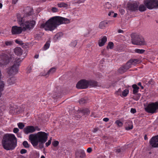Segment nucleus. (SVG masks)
Returning <instances> with one entry per match:
<instances>
[{
  "label": "nucleus",
  "instance_id": "nucleus-1",
  "mask_svg": "<svg viewBox=\"0 0 158 158\" xmlns=\"http://www.w3.org/2000/svg\"><path fill=\"white\" fill-rule=\"evenodd\" d=\"M69 19L60 17L55 16L48 20L45 23L41 24L40 27L44 28L46 31H52L58 26L63 23H69Z\"/></svg>",
  "mask_w": 158,
  "mask_h": 158
},
{
  "label": "nucleus",
  "instance_id": "nucleus-2",
  "mask_svg": "<svg viewBox=\"0 0 158 158\" xmlns=\"http://www.w3.org/2000/svg\"><path fill=\"white\" fill-rule=\"evenodd\" d=\"M48 135V133L40 131L36 134L30 135L29 139L34 147L37 146L39 144V147L42 149L44 147V144L47 140Z\"/></svg>",
  "mask_w": 158,
  "mask_h": 158
},
{
  "label": "nucleus",
  "instance_id": "nucleus-3",
  "mask_svg": "<svg viewBox=\"0 0 158 158\" xmlns=\"http://www.w3.org/2000/svg\"><path fill=\"white\" fill-rule=\"evenodd\" d=\"M17 143V138L13 134H6L3 137L2 141V146L6 150L14 149Z\"/></svg>",
  "mask_w": 158,
  "mask_h": 158
},
{
  "label": "nucleus",
  "instance_id": "nucleus-4",
  "mask_svg": "<svg viewBox=\"0 0 158 158\" xmlns=\"http://www.w3.org/2000/svg\"><path fill=\"white\" fill-rule=\"evenodd\" d=\"M131 43L133 44L139 46L146 44L143 37L139 34L133 33L131 35Z\"/></svg>",
  "mask_w": 158,
  "mask_h": 158
},
{
  "label": "nucleus",
  "instance_id": "nucleus-5",
  "mask_svg": "<svg viewBox=\"0 0 158 158\" xmlns=\"http://www.w3.org/2000/svg\"><path fill=\"white\" fill-rule=\"evenodd\" d=\"M21 61L20 58L16 59L14 65L6 69L7 73L9 76L14 75L18 72L19 68Z\"/></svg>",
  "mask_w": 158,
  "mask_h": 158
},
{
  "label": "nucleus",
  "instance_id": "nucleus-6",
  "mask_svg": "<svg viewBox=\"0 0 158 158\" xmlns=\"http://www.w3.org/2000/svg\"><path fill=\"white\" fill-rule=\"evenodd\" d=\"M145 110L147 112L151 114L157 112L158 110V102L148 104L145 108Z\"/></svg>",
  "mask_w": 158,
  "mask_h": 158
},
{
  "label": "nucleus",
  "instance_id": "nucleus-7",
  "mask_svg": "<svg viewBox=\"0 0 158 158\" xmlns=\"http://www.w3.org/2000/svg\"><path fill=\"white\" fill-rule=\"evenodd\" d=\"M144 3L149 9L158 8V0H145Z\"/></svg>",
  "mask_w": 158,
  "mask_h": 158
},
{
  "label": "nucleus",
  "instance_id": "nucleus-8",
  "mask_svg": "<svg viewBox=\"0 0 158 158\" xmlns=\"http://www.w3.org/2000/svg\"><path fill=\"white\" fill-rule=\"evenodd\" d=\"M0 67L3 68L10 61L9 56L6 54L2 53L0 55Z\"/></svg>",
  "mask_w": 158,
  "mask_h": 158
},
{
  "label": "nucleus",
  "instance_id": "nucleus-9",
  "mask_svg": "<svg viewBox=\"0 0 158 158\" xmlns=\"http://www.w3.org/2000/svg\"><path fill=\"white\" fill-rule=\"evenodd\" d=\"M35 23L36 22L34 20L27 21L23 25V31H24L26 30H30L32 29L34 27Z\"/></svg>",
  "mask_w": 158,
  "mask_h": 158
},
{
  "label": "nucleus",
  "instance_id": "nucleus-10",
  "mask_svg": "<svg viewBox=\"0 0 158 158\" xmlns=\"http://www.w3.org/2000/svg\"><path fill=\"white\" fill-rule=\"evenodd\" d=\"M89 85L88 81L85 80H81L78 82L76 85V87L78 89H86L88 87Z\"/></svg>",
  "mask_w": 158,
  "mask_h": 158
},
{
  "label": "nucleus",
  "instance_id": "nucleus-11",
  "mask_svg": "<svg viewBox=\"0 0 158 158\" xmlns=\"http://www.w3.org/2000/svg\"><path fill=\"white\" fill-rule=\"evenodd\" d=\"M139 3L136 2H129L127 4L128 9L132 11H135L138 10Z\"/></svg>",
  "mask_w": 158,
  "mask_h": 158
},
{
  "label": "nucleus",
  "instance_id": "nucleus-12",
  "mask_svg": "<svg viewBox=\"0 0 158 158\" xmlns=\"http://www.w3.org/2000/svg\"><path fill=\"white\" fill-rule=\"evenodd\" d=\"M149 143L152 147L158 148V135L152 137Z\"/></svg>",
  "mask_w": 158,
  "mask_h": 158
},
{
  "label": "nucleus",
  "instance_id": "nucleus-13",
  "mask_svg": "<svg viewBox=\"0 0 158 158\" xmlns=\"http://www.w3.org/2000/svg\"><path fill=\"white\" fill-rule=\"evenodd\" d=\"M24 17H27L31 16L33 14V9L30 6H27L25 7L24 10Z\"/></svg>",
  "mask_w": 158,
  "mask_h": 158
},
{
  "label": "nucleus",
  "instance_id": "nucleus-14",
  "mask_svg": "<svg viewBox=\"0 0 158 158\" xmlns=\"http://www.w3.org/2000/svg\"><path fill=\"white\" fill-rule=\"evenodd\" d=\"M23 30L21 27H17L16 26H13L12 27L11 33L12 35H16L20 34Z\"/></svg>",
  "mask_w": 158,
  "mask_h": 158
},
{
  "label": "nucleus",
  "instance_id": "nucleus-15",
  "mask_svg": "<svg viewBox=\"0 0 158 158\" xmlns=\"http://www.w3.org/2000/svg\"><path fill=\"white\" fill-rule=\"evenodd\" d=\"M35 131V129L33 126H29L25 127L23 131L25 134H27L30 133H32Z\"/></svg>",
  "mask_w": 158,
  "mask_h": 158
},
{
  "label": "nucleus",
  "instance_id": "nucleus-16",
  "mask_svg": "<svg viewBox=\"0 0 158 158\" xmlns=\"http://www.w3.org/2000/svg\"><path fill=\"white\" fill-rule=\"evenodd\" d=\"M75 155L76 158H84L85 156V152L82 149L77 150Z\"/></svg>",
  "mask_w": 158,
  "mask_h": 158
},
{
  "label": "nucleus",
  "instance_id": "nucleus-17",
  "mask_svg": "<svg viewBox=\"0 0 158 158\" xmlns=\"http://www.w3.org/2000/svg\"><path fill=\"white\" fill-rule=\"evenodd\" d=\"M56 68L54 67L51 68L47 73H41V75L46 77H48L50 75H51L56 71Z\"/></svg>",
  "mask_w": 158,
  "mask_h": 158
},
{
  "label": "nucleus",
  "instance_id": "nucleus-18",
  "mask_svg": "<svg viewBox=\"0 0 158 158\" xmlns=\"http://www.w3.org/2000/svg\"><path fill=\"white\" fill-rule=\"evenodd\" d=\"M17 18L18 19V21L19 24L21 26L23 27V25L24 24V21L25 19H24V16H21L20 14H18L17 15Z\"/></svg>",
  "mask_w": 158,
  "mask_h": 158
},
{
  "label": "nucleus",
  "instance_id": "nucleus-19",
  "mask_svg": "<svg viewBox=\"0 0 158 158\" xmlns=\"http://www.w3.org/2000/svg\"><path fill=\"white\" fill-rule=\"evenodd\" d=\"M56 90V92L54 93L53 94V98H54L59 97L63 91L62 89L59 87H57Z\"/></svg>",
  "mask_w": 158,
  "mask_h": 158
},
{
  "label": "nucleus",
  "instance_id": "nucleus-20",
  "mask_svg": "<svg viewBox=\"0 0 158 158\" xmlns=\"http://www.w3.org/2000/svg\"><path fill=\"white\" fill-rule=\"evenodd\" d=\"M77 112L79 114H82V115H88L90 113V111L88 109L85 108L82 110H78Z\"/></svg>",
  "mask_w": 158,
  "mask_h": 158
},
{
  "label": "nucleus",
  "instance_id": "nucleus-21",
  "mask_svg": "<svg viewBox=\"0 0 158 158\" xmlns=\"http://www.w3.org/2000/svg\"><path fill=\"white\" fill-rule=\"evenodd\" d=\"M107 41V37L106 36H104L101 40H100L98 44L100 47L103 46L105 44Z\"/></svg>",
  "mask_w": 158,
  "mask_h": 158
},
{
  "label": "nucleus",
  "instance_id": "nucleus-22",
  "mask_svg": "<svg viewBox=\"0 0 158 158\" xmlns=\"http://www.w3.org/2000/svg\"><path fill=\"white\" fill-rule=\"evenodd\" d=\"M125 129L126 130H129L132 129L133 128V126L132 122L129 121L125 123Z\"/></svg>",
  "mask_w": 158,
  "mask_h": 158
},
{
  "label": "nucleus",
  "instance_id": "nucleus-23",
  "mask_svg": "<svg viewBox=\"0 0 158 158\" xmlns=\"http://www.w3.org/2000/svg\"><path fill=\"white\" fill-rule=\"evenodd\" d=\"M15 54L18 56H20L22 54L23 50L21 48L19 47L16 48L14 49Z\"/></svg>",
  "mask_w": 158,
  "mask_h": 158
},
{
  "label": "nucleus",
  "instance_id": "nucleus-24",
  "mask_svg": "<svg viewBox=\"0 0 158 158\" xmlns=\"http://www.w3.org/2000/svg\"><path fill=\"white\" fill-rule=\"evenodd\" d=\"M107 24L108 22L107 21H104L101 22L99 24V27L101 29H104Z\"/></svg>",
  "mask_w": 158,
  "mask_h": 158
},
{
  "label": "nucleus",
  "instance_id": "nucleus-25",
  "mask_svg": "<svg viewBox=\"0 0 158 158\" xmlns=\"http://www.w3.org/2000/svg\"><path fill=\"white\" fill-rule=\"evenodd\" d=\"M132 87L133 88V94H137L139 89V88L136 84H134L132 85Z\"/></svg>",
  "mask_w": 158,
  "mask_h": 158
},
{
  "label": "nucleus",
  "instance_id": "nucleus-26",
  "mask_svg": "<svg viewBox=\"0 0 158 158\" xmlns=\"http://www.w3.org/2000/svg\"><path fill=\"white\" fill-rule=\"evenodd\" d=\"M127 70L124 65L119 68L118 70V71L120 73L122 74L126 72Z\"/></svg>",
  "mask_w": 158,
  "mask_h": 158
},
{
  "label": "nucleus",
  "instance_id": "nucleus-27",
  "mask_svg": "<svg viewBox=\"0 0 158 158\" xmlns=\"http://www.w3.org/2000/svg\"><path fill=\"white\" fill-rule=\"evenodd\" d=\"M146 7L145 5L141 4L138 7V10L140 12H143L146 10Z\"/></svg>",
  "mask_w": 158,
  "mask_h": 158
},
{
  "label": "nucleus",
  "instance_id": "nucleus-28",
  "mask_svg": "<svg viewBox=\"0 0 158 158\" xmlns=\"http://www.w3.org/2000/svg\"><path fill=\"white\" fill-rule=\"evenodd\" d=\"M15 78L12 77L8 79L7 82L10 85H12L15 83Z\"/></svg>",
  "mask_w": 158,
  "mask_h": 158
},
{
  "label": "nucleus",
  "instance_id": "nucleus-29",
  "mask_svg": "<svg viewBox=\"0 0 158 158\" xmlns=\"http://www.w3.org/2000/svg\"><path fill=\"white\" fill-rule=\"evenodd\" d=\"M87 99L86 98H81L79 101V103L81 104H83L87 103Z\"/></svg>",
  "mask_w": 158,
  "mask_h": 158
},
{
  "label": "nucleus",
  "instance_id": "nucleus-30",
  "mask_svg": "<svg viewBox=\"0 0 158 158\" xmlns=\"http://www.w3.org/2000/svg\"><path fill=\"white\" fill-rule=\"evenodd\" d=\"M130 61L133 65H135L140 62V60L138 59H131Z\"/></svg>",
  "mask_w": 158,
  "mask_h": 158
},
{
  "label": "nucleus",
  "instance_id": "nucleus-31",
  "mask_svg": "<svg viewBox=\"0 0 158 158\" xmlns=\"http://www.w3.org/2000/svg\"><path fill=\"white\" fill-rule=\"evenodd\" d=\"M89 85L92 86L93 87L97 86L98 85V84L97 82L95 81H91L88 82Z\"/></svg>",
  "mask_w": 158,
  "mask_h": 158
},
{
  "label": "nucleus",
  "instance_id": "nucleus-32",
  "mask_svg": "<svg viewBox=\"0 0 158 158\" xmlns=\"http://www.w3.org/2000/svg\"><path fill=\"white\" fill-rule=\"evenodd\" d=\"M132 64L131 63V61H130V60L126 64V65L124 66L126 67V69H128L129 68H130L131 67V65Z\"/></svg>",
  "mask_w": 158,
  "mask_h": 158
},
{
  "label": "nucleus",
  "instance_id": "nucleus-33",
  "mask_svg": "<svg viewBox=\"0 0 158 158\" xmlns=\"http://www.w3.org/2000/svg\"><path fill=\"white\" fill-rule=\"evenodd\" d=\"M62 33L61 32H59L55 35L54 38L55 40H58L60 37L62 36Z\"/></svg>",
  "mask_w": 158,
  "mask_h": 158
},
{
  "label": "nucleus",
  "instance_id": "nucleus-34",
  "mask_svg": "<svg viewBox=\"0 0 158 158\" xmlns=\"http://www.w3.org/2000/svg\"><path fill=\"white\" fill-rule=\"evenodd\" d=\"M145 50L143 49H136L135 50V52L139 54L143 53L144 52Z\"/></svg>",
  "mask_w": 158,
  "mask_h": 158
},
{
  "label": "nucleus",
  "instance_id": "nucleus-35",
  "mask_svg": "<svg viewBox=\"0 0 158 158\" xmlns=\"http://www.w3.org/2000/svg\"><path fill=\"white\" fill-rule=\"evenodd\" d=\"M114 44L112 42H109L108 43V45L107 47V48L108 49V48H110V49L113 48L114 47Z\"/></svg>",
  "mask_w": 158,
  "mask_h": 158
},
{
  "label": "nucleus",
  "instance_id": "nucleus-36",
  "mask_svg": "<svg viewBox=\"0 0 158 158\" xmlns=\"http://www.w3.org/2000/svg\"><path fill=\"white\" fill-rule=\"evenodd\" d=\"M129 90L127 89H125L122 92V95L124 97H126L128 94Z\"/></svg>",
  "mask_w": 158,
  "mask_h": 158
},
{
  "label": "nucleus",
  "instance_id": "nucleus-37",
  "mask_svg": "<svg viewBox=\"0 0 158 158\" xmlns=\"http://www.w3.org/2000/svg\"><path fill=\"white\" fill-rule=\"evenodd\" d=\"M19 128L21 129H22L25 127L24 124L23 123H18Z\"/></svg>",
  "mask_w": 158,
  "mask_h": 158
},
{
  "label": "nucleus",
  "instance_id": "nucleus-38",
  "mask_svg": "<svg viewBox=\"0 0 158 158\" xmlns=\"http://www.w3.org/2000/svg\"><path fill=\"white\" fill-rule=\"evenodd\" d=\"M50 46L49 42L47 41L46 42L44 47V49L45 50L48 49Z\"/></svg>",
  "mask_w": 158,
  "mask_h": 158
},
{
  "label": "nucleus",
  "instance_id": "nucleus-39",
  "mask_svg": "<svg viewBox=\"0 0 158 158\" xmlns=\"http://www.w3.org/2000/svg\"><path fill=\"white\" fill-rule=\"evenodd\" d=\"M23 144L24 147L26 148H29V145L27 141H24L23 142Z\"/></svg>",
  "mask_w": 158,
  "mask_h": 158
},
{
  "label": "nucleus",
  "instance_id": "nucleus-40",
  "mask_svg": "<svg viewBox=\"0 0 158 158\" xmlns=\"http://www.w3.org/2000/svg\"><path fill=\"white\" fill-rule=\"evenodd\" d=\"M59 144V142L58 141L55 140L52 142V144L54 147L57 146Z\"/></svg>",
  "mask_w": 158,
  "mask_h": 158
},
{
  "label": "nucleus",
  "instance_id": "nucleus-41",
  "mask_svg": "<svg viewBox=\"0 0 158 158\" xmlns=\"http://www.w3.org/2000/svg\"><path fill=\"white\" fill-rule=\"evenodd\" d=\"M115 123L119 127H122L123 125L122 123L119 120H117L115 122Z\"/></svg>",
  "mask_w": 158,
  "mask_h": 158
},
{
  "label": "nucleus",
  "instance_id": "nucleus-42",
  "mask_svg": "<svg viewBox=\"0 0 158 158\" xmlns=\"http://www.w3.org/2000/svg\"><path fill=\"white\" fill-rule=\"evenodd\" d=\"M154 84V82L152 79H151L150 80H149L148 82L147 83V84L148 85H153Z\"/></svg>",
  "mask_w": 158,
  "mask_h": 158
},
{
  "label": "nucleus",
  "instance_id": "nucleus-43",
  "mask_svg": "<svg viewBox=\"0 0 158 158\" xmlns=\"http://www.w3.org/2000/svg\"><path fill=\"white\" fill-rule=\"evenodd\" d=\"M13 43L12 41H7L5 42V44L6 46H10Z\"/></svg>",
  "mask_w": 158,
  "mask_h": 158
},
{
  "label": "nucleus",
  "instance_id": "nucleus-44",
  "mask_svg": "<svg viewBox=\"0 0 158 158\" xmlns=\"http://www.w3.org/2000/svg\"><path fill=\"white\" fill-rule=\"evenodd\" d=\"M15 41L16 43L19 44L20 45H22L23 44V43L22 41H19L16 40Z\"/></svg>",
  "mask_w": 158,
  "mask_h": 158
},
{
  "label": "nucleus",
  "instance_id": "nucleus-45",
  "mask_svg": "<svg viewBox=\"0 0 158 158\" xmlns=\"http://www.w3.org/2000/svg\"><path fill=\"white\" fill-rule=\"evenodd\" d=\"M77 115L76 114L75 115V118L77 119H79L82 116V114H79L77 112Z\"/></svg>",
  "mask_w": 158,
  "mask_h": 158
},
{
  "label": "nucleus",
  "instance_id": "nucleus-46",
  "mask_svg": "<svg viewBox=\"0 0 158 158\" xmlns=\"http://www.w3.org/2000/svg\"><path fill=\"white\" fill-rule=\"evenodd\" d=\"M77 41L76 40H75L71 43V45L73 47H75L77 45Z\"/></svg>",
  "mask_w": 158,
  "mask_h": 158
},
{
  "label": "nucleus",
  "instance_id": "nucleus-47",
  "mask_svg": "<svg viewBox=\"0 0 158 158\" xmlns=\"http://www.w3.org/2000/svg\"><path fill=\"white\" fill-rule=\"evenodd\" d=\"M27 152V151L26 150L24 149H21L20 151V152L21 154H23L24 153H26Z\"/></svg>",
  "mask_w": 158,
  "mask_h": 158
},
{
  "label": "nucleus",
  "instance_id": "nucleus-48",
  "mask_svg": "<svg viewBox=\"0 0 158 158\" xmlns=\"http://www.w3.org/2000/svg\"><path fill=\"white\" fill-rule=\"evenodd\" d=\"M131 112L133 114L135 113L136 112V109L135 108H131Z\"/></svg>",
  "mask_w": 158,
  "mask_h": 158
},
{
  "label": "nucleus",
  "instance_id": "nucleus-49",
  "mask_svg": "<svg viewBox=\"0 0 158 158\" xmlns=\"http://www.w3.org/2000/svg\"><path fill=\"white\" fill-rule=\"evenodd\" d=\"M19 131V129L17 128H15L13 129V132L15 133H17Z\"/></svg>",
  "mask_w": 158,
  "mask_h": 158
},
{
  "label": "nucleus",
  "instance_id": "nucleus-50",
  "mask_svg": "<svg viewBox=\"0 0 158 158\" xmlns=\"http://www.w3.org/2000/svg\"><path fill=\"white\" fill-rule=\"evenodd\" d=\"M51 143V140H48V142H46L45 143L46 146L47 147L49 145H50Z\"/></svg>",
  "mask_w": 158,
  "mask_h": 158
},
{
  "label": "nucleus",
  "instance_id": "nucleus-51",
  "mask_svg": "<svg viewBox=\"0 0 158 158\" xmlns=\"http://www.w3.org/2000/svg\"><path fill=\"white\" fill-rule=\"evenodd\" d=\"M52 11L54 12H57V9L55 7H53L52 9Z\"/></svg>",
  "mask_w": 158,
  "mask_h": 158
},
{
  "label": "nucleus",
  "instance_id": "nucleus-52",
  "mask_svg": "<svg viewBox=\"0 0 158 158\" xmlns=\"http://www.w3.org/2000/svg\"><path fill=\"white\" fill-rule=\"evenodd\" d=\"M87 152L88 153H90L92 151V148H89L87 150Z\"/></svg>",
  "mask_w": 158,
  "mask_h": 158
},
{
  "label": "nucleus",
  "instance_id": "nucleus-53",
  "mask_svg": "<svg viewBox=\"0 0 158 158\" xmlns=\"http://www.w3.org/2000/svg\"><path fill=\"white\" fill-rule=\"evenodd\" d=\"M98 128H95L93 130V132H97L98 130Z\"/></svg>",
  "mask_w": 158,
  "mask_h": 158
},
{
  "label": "nucleus",
  "instance_id": "nucleus-54",
  "mask_svg": "<svg viewBox=\"0 0 158 158\" xmlns=\"http://www.w3.org/2000/svg\"><path fill=\"white\" fill-rule=\"evenodd\" d=\"M113 14H114V12H110L109 13L108 15L109 16L112 17Z\"/></svg>",
  "mask_w": 158,
  "mask_h": 158
},
{
  "label": "nucleus",
  "instance_id": "nucleus-55",
  "mask_svg": "<svg viewBox=\"0 0 158 158\" xmlns=\"http://www.w3.org/2000/svg\"><path fill=\"white\" fill-rule=\"evenodd\" d=\"M103 120L105 122H107L109 120V119L107 118H103Z\"/></svg>",
  "mask_w": 158,
  "mask_h": 158
},
{
  "label": "nucleus",
  "instance_id": "nucleus-56",
  "mask_svg": "<svg viewBox=\"0 0 158 158\" xmlns=\"http://www.w3.org/2000/svg\"><path fill=\"white\" fill-rule=\"evenodd\" d=\"M137 95L138 96V98H137V99L134 98V99L135 100H137L139 98H140V94H137Z\"/></svg>",
  "mask_w": 158,
  "mask_h": 158
},
{
  "label": "nucleus",
  "instance_id": "nucleus-57",
  "mask_svg": "<svg viewBox=\"0 0 158 158\" xmlns=\"http://www.w3.org/2000/svg\"><path fill=\"white\" fill-rule=\"evenodd\" d=\"M118 32L119 33H123V31L121 29H119L118 30Z\"/></svg>",
  "mask_w": 158,
  "mask_h": 158
},
{
  "label": "nucleus",
  "instance_id": "nucleus-58",
  "mask_svg": "<svg viewBox=\"0 0 158 158\" xmlns=\"http://www.w3.org/2000/svg\"><path fill=\"white\" fill-rule=\"evenodd\" d=\"M18 0H13L12 3L14 4L16 3Z\"/></svg>",
  "mask_w": 158,
  "mask_h": 158
},
{
  "label": "nucleus",
  "instance_id": "nucleus-59",
  "mask_svg": "<svg viewBox=\"0 0 158 158\" xmlns=\"http://www.w3.org/2000/svg\"><path fill=\"white\" fill-rule=\"evenodd\" d=\"M144 139L145 140H147L148 139V137H147V135L146 134H145L144 135Z\"/></svg>",
  "mask_w": 158,
  "mask_h": 158
},
{
  "label": "nucleus",
  "instance_id": "nucleus-60",
  "mask_svg": "<svg viewBox=\"0 0 158 158\" xmlns=\"http://www.w3.org/2000/svg\"><path fill=\"white\" fill-rule=\"evenodd\" d=\"M116 152L117 153H119L121 152V150L120 149H118L116 150Z\"/></svg>",
  "mask_w": 158,
  "mask_h": 158
},
{
  "label": "nucleus",
  "instance_id": "nucleus-61",
  "mask_svg": "<svg viewBox=\"0 0 158 158\" xmlns=\"http://www.w3.org/2000/svg\"><path fill=\"white\" fill-rule=\"evenodd\" d=\"M117 15V14H116V13H114V14H113L112 17H116Z\"/></svg>",
  "mask_w": 158,
  "mask_h": 158
},
{
  "label": "nucleus",
  "instance_id": "nucleus-62",
  "mask_svg": "<svg viewBox=\"0 0 158 158\" xmlns=\"http://www.w3.org/2000/svg\"><path fill=\"white\" fill-rule=\"evenodd\" d=\"M39 57L38 55H35L34 56V58H38Z\"/></svg>",
  "mask_w": 158,
  "mask_h": 158
},
{
  "label": "nucleus",
  "instance_id": "nucleus-63",
  "mask_svg": "<svg viewBox=\"0 0 158 158\" xmlns=\"http://www.w3.org/2000/svg\"><path fill=\"white\" fill-rule=\"evenodd\" d=\"M94 113L92 112L91 114V115H90L91 116V117L94 116V117H95V116L94 115Z\"/></svg>",
  "mask_w": 158,
  "mask_h": 158
},
{
  "label": "nucleus",
  "instance_id": "nucleus-64",
  "mask_svg": "<svg viewBox=\"0 0 158 158\" xmlns=\"http://www.w3.org/2000/svg\"><path fill=\"white\" fill-rule=\"evenodd\" d=\"M138 85L139 86H141V83L140 82H139L138 83Z\"/></svg>",
  "mask_w": 158,
  "mask_h": 158
}]
</instances>
